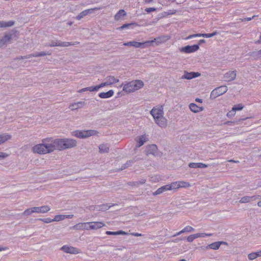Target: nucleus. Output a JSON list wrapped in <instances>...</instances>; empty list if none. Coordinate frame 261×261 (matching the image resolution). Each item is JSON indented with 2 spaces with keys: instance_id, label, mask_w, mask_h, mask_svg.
<instances>
[{
  "instance_id": "obj_53",
  "label": "nucleus",
  "mask_w": 261,
  "mask_h": 261,
  "mask_svg": "<svg viewBox=\"0 0 261 261\" xmlns=\"http://www.w3.org/2000/svg\"><path fill=\"white\" fill-rule=\"evenodd\" d=\"M40 57L39 53H35L28 55L27 58H30L31 57Z\"/></svg>"
},
{
  "instance_id": "obj_42",
  "label": "nucleus",
  "mask_w": 261,
  "mask_h": 261,
  "mask_svg": "<svg viewBox=\"0 0 261 261\" xmlns=\"http://www.w3.org/2000/svg\"><path fill=\"white\" fill-rule=\"evenodd\" d=\"M184 232H190L194 231V228L190 226H187L183 229Z\"/></svg>"
},
{
  "instance_id": "obj_34",
  "label": "nucleus",
  "mask_w": 261,
  "mask_h": 261,
  "mask_svg": "<svg viewBox=\"0 0 261 261\" xmlns=\"http://www.w3.org/2000/svg\"><path fill=\"white\" fill-rule=\"evenodd\" d=\"M98 207H99V211H106L109 209L111 206L109 205L108 204H103L98 206Z\"/></svg>"
},
{
  "instance_id": "obj_48",
  "label": "nucleus",
  "mask_w": 261,
  "mask_h": 261,
  "mask_svg": "<svg viewBox=\"0 0 261 261\" xmlns=\"http://www.w3.org/2000/svg\"><path fill=\"white\" fill-rule=\"evenodd\" d=\"M194 237V239H196L200 237H204L205 236V233H198L192 234Z\"/></svg>"
},
{
  "instance_id": "obj_26",
  "label": "nucleus",
  "mask_w": 261,
  "mask_h": 261,
  "mask_svg": "<svg viewBox=\"0 0 261 261\" xmlns=\"http://www.w3.org/2000/svg\"><path fill=\"white\" fill-rule=\"evenodd\" d=\"M11 138V136L8 134L0 135V144H3Z\"/></svg>"
},
{
  "instance_id": "obj_6",
  "label": "nucleus",
  "mask_w": 261,
  "mask_h": 261,
  "mask_svg": "<svg viewBox=\"0 0 261 261\" xmlns=\"http://www.w3.org/2000/svg\"><path fill=\"white\" fill-rule=\"evenodd\" d=\"M50 141H52V146L54 148V150L56 149L64 150V139H57L54 140L50 139Z\"/></svg>"
},
{
  "instance_id": "obj_12",
  "label": "nucleus",
  "mask_w": 261,
  "mask_h": 261,
  "mask_svg": "<svg viewBox=\"0 0 261 261\" xmlns=\"http://www.w3.org/2000/svg\"><path fill=\"white\" fill-rule=\"evenodd\" d=\"M201 74L199 72H188L187 71H184V75L181 77V79H187V80H191L193 78H195L200 76Z\"/></svg>"
},
{
  "instance_id": "obj_46",
  "label": "nucleus",
  "mask_w": 261,
  "mask_h": 261,
  "mask_svg": "<svg viewBox=\"0 0 261 261\" xmlns=\"http://www.w3.org/2000/svg\"><path fill=\"white\" fill-rule=\"evenodd\" d=\"M100 8H91L89 9L85 10L86 13L87 15L89 14L92 13L94 10H99Z\"/></svg>"
},
{
  "instance_id": "obj_18",
  "label": "nucleus",
  "mask_w": 261,
  "mask_h": 261,
  "mask_svg": "<svg viewBox=\"0 0 261 261\" xmlns=\"http://www.w3.org/2000/svg\"><path fill=\"white\" fill-rule=\"evenodd\" d=\"M126 16V13L123 9H120L114 16V19L116 21L123 19V17Z\"/></svg>"
},
{
  "instance_id": "obj_20",
  "label": "nucleus",
  "mask_w": 261,
  "mask_h": 261,
  "mask_svg": "<svg viewBox=\"0 0 261 261\" xmlns=\"http://www.w3.org/2000/svg\"><path fill=\"white\" fill-rule=\"evenodd\" d=\"M222 244H225L226 243L224 242H216L206 246V248L217 250L219 248L220 245Z\"/></svg>"
},
{
  "instance_id": "obj_54",
  "label": "nucleus",
  "mask_w": 261,
  "mask_h": 261,
  "mask_svg": "<svg viewBox=\"0 0 261 261\" xmlns=\"http://www.w3.org/2000/svg\"><path fill=\"white\" fill-rule=\"evenodd\" d=\"M131 163L132 162L130 161H127L125 164L123 165V166H122V168H121V170H122L123 169H124L126 168L127 167H129V166H130Z\"/></svg>"
},
{
  "instance_id": "obj_55",
  "label": "nucleus",
  "mask_w": 261,
  "mask_h": 261,
  "mask_svg": "<svg viewBox=\"0 0 261 261\" xmlns=\"http://www.w3.org/2000/svg\"><path fill=\"white\" fill-rule=\"evenodd\" d=\"M87 88V90L91 91V92L98 91L96 86H95L94 87H88Z\"/></svg>"
},
{
  "instance_id": "obj_37",
  "label": "nucleus",
  "mask_w": 261,
  "mask_h": 261,
  "mask_svg": "<svg viewBox=\"0 0 261 261\" xmlns=\"http://www.w3.org/2000/svg\"><path fill=\"white\" fill-rule=\"evenodd\" d=\"M33 213H35V211L34 210L33 207H32L25 210L22 214L24 215H30Z\"/></svg>"
},
{
  "instance_id": "obj_52",
  "label": "nucleus",
  "mask_w": 261,
  "mask_h": 261,
  "mask_svg": "<svg viewBox=\"0 0 261 261\" xmlns=\"http://www.w3.org/2000/svg\"><path fill=\"white\" fill-rule=\"evenodd\" d=\"M201 37V34H195L189 35L187 37L186 39H190L195 37Z\"/></svg>"
},
{
  "instance_id": "obj_13",
  "label": "nucleus",
  "mask_w": 261,
  "mask_h": 261,
  "mask_svg": "<svg viewBox=\"0 0 261 261\" xmlns=\"http://www.w3.org/2000/svg\"><path fill=\"white\" fill-rule=\"evenodd\" d=\"M77 142L72 139H64V149L71 148L76 146Z\"/></svg>"
},
{
  "instance_id": "obj_33",
  "label": "nucleus",
  "mask_w": 261,
  "mask_h": 261,
  "mask_svg": "<svg viewBox=\"0 0 261 261\" xmlns=\"http://www.w3.org/2000/svg\"><path fill=\"white\" fill-rule=\"evenodd\" d=\"M138 25V24L137 23H136V22H132V23H125V24H123L120 27L117 28V30H123L124 29H128V28H129V27H130L132 25Z\"/></svg>"
},
{
  "instance_id": "obj_43",
  "label": "nucleus",
  "mask_w": 261,
  "mask_h": 261,
  "mask_svg": "<svg viewBox=\"0 0 261 261\" xmlns=\"http://www.w3.org/2000/svg\"><path fill=\"white\" fill-rule=\"evenodd\" d=\"M178 182L180 185V188L189 187L191 186L190 184L188 182H186V181H178Z\"/></svg>"
},
{
  "instance_id": "obj_36",
  "label": "nucleus",
  "mask_w": 261,
  "mask_h": 261,
  "mask_svg": "<svg viewBox=\"0 0 261 261\" xmlns=\"http://www.w3.org/2000/svg\"><path fill=\"white\" fill-rule=\"evenodd\" d=\"M244 107L243 105L240 103L234 106L232 109L236 112V111L242 110L244 108Z\"/></svg>"
},
{
  "instance_id": "obj_19",
  "label": "nucleus",
  "mask_w": 261,
  "mask_h": 261,
  "mask_svg": "<svg viewBox=\"0 0 261 261\" xmlns=\"http://www.w3.org/2000/svg\"><path fill=\"white\" fill-rule=\"evenodd\" d=\"M15 36L14 33H9L8 34H6L3 38H2L1 40L2 41L3 45L6 44L7 42H9Z\"/></svg>"
},
{
  "instance_id": "obj_29",
  "label": "nucleus",
  "mask_w": 261,
  "mask_h": 261,
  "mask_svg": "<svg viewBox=\"0 0 261 261\" xmlns=\"http://www.w3.org/2000/svg\"><path fill=\"white\" fill-rule=\"evenodd\" d=\"M157 150V146L155 144L149 145L147 149L148 154H154Z\"/></svg>"
},
{
  "instance_id": "obj_27",
  "label": "nucleus",
  "mask_w": 261,
  "mask_h": 261,
  "mask_svg": "<svg viewBox=\"0 0 261 261\" xmlns=\"http://www.w3.org/2000/svg\"><path fill=\"white\" fill-rule=\"evenodd\" d=\"M106 80L108 81L109 85H111L113 84H115L116 83L119 82V80L117 79H116L113 76H108L106 77Z\"/></svg>"
},
{
  "instance_id": "obj_45",
  "label": "nucleus",
  "mask_w": 261,
  "mask_h": 261,
  "mask_svg": "<svg viewBox=\"0 0 261 261\" xmlns=\"http://www.w3.org/2000/svg\"><path fill=\"white\" fill-rule=\"evenodd\" d=\"M109 83H108V81L106 80V81L105 82L102 83L100 84H99V85H97L96 86H97V90H98L100 88L105 87V86H109Z\"/></svg>"
},
{
  "instance_id": "obj_5",
  "label": "nucleus",
  "mask_w": 261,
  "mask_h": 261,
  "mask_svg": "<svg viewBox=\"0 0 261 261\" xmlns=\"http://www.w3.org/2000/svg\"><path fill=\"white\" fill-rule=\"evenodd\" d=\"M227 90L228 88L226 86H221L217 87L211 92L210 98L211 99H214L217 97L225 93Z\"/></svg>"
},
{
  "instance_id": "obj_50",
  "label": "nucleus",
  "mask_w": 261,
  "mask_h": 261,
  "mask_svg": "<svg viewBox=\"0 0 261 261\" xmlns=\"http://www.w3.org/2000/svg\"><path fill=\"white\" fill-rule=\"evenodd\" d=\"M248 257L250 260H253L255 259L256 257V254L254 252L248 254Z\"/></svg>"
},
{
  "instance_id": "obj_41",
  "label": "nucleus",
  "mask_w": 261,
  "mask_h": 261,
  "mask_svg": "<svg viewBox=\"0 0 261 261\" xmlns=\"http://www.w3.org/2000/svg\"><path fill=\"white\" fill-rule=\"evenodd\" d=\"M86 13L85 10L81 12L76 17V19L77 20H81L82 18H83L84 16H86Z\"/></svg>"
},
{
  "instance_id": "obj_44",
  "label": "nucleus",
  "mask_w": 261,
  "mask_h": 261,
  "mask_svg": "<svg viewBox=\"0 0 261 261\" xmlns=\"http://www.w3.org/2000/svg\"><path fill=\"white\" fill-rule=\"evenodd\" d=\"M176 13V10H170L168 11L165 12L164 14L165 16L170 15H173L175 14Z\"/></svg>"
},
{
  "instance_id": "obj_31",
  "label": "nucleus",
  "mask_w": 261,
  "mask_h": 261,
  "mask_svg": "<svg viewBox=\"0 0 261 261\" xmlns=\"http://www.w3.org/2000/svg\"><path fill=\"white\" fill-rule=\"evenodd\" d=\"M99 152L101 153L108 152L109 151V147L105 144H101L99 146Z\"/></svg>"
},
{
  "instance_id": "obj_3",
  "label": "nucleus",
  "mask_w": 261,
  "mask_h": 261,
  "mask_svg": "<svg viewBox=\"0 0 261 261\" xmlns=\"http://www.w3.org/2000/svg\"><path fill=\"white\" fill-rule=\"evenodd\" d=\"M144 85V83L141 80H133L124 85L123 91L126 93H130L141 89L143 87Z\"/></svg>"
},
{
  "instance_id": "obj_8",
  "label": "nucleus",
  "mask_w": 261,
  "mask_h": 261,
  "mask_svg": "<svg viewBox=\"0 0 261 261\" xmlns=\"http://www.w3.org/2000/svg\"><path fill=\"white\" fill-rule=\"evenodd\" d=\"M199 48V45L194 44L193 45H187L182 47L179 49V51L181 53L189 54L196 51Z\"/></svg>"
},
{
  "instance_id": "obj_15",
  "label": "nucleus",
  "mask_w": 261,
  "mask_h": 261,
  "mask_svg": "<svg viewBox=\"0 0 261 261\" xmlns=\"http://www.w3.org/2000/svg\"><path fill=\"white\" fill-rule=\"evenodd\" d=\"M35 213H45L50 210V207L47 205H43L40 207H33Z\"/></svg>"
},
{
  "instance_id": "obj_10",
  "label": "nucleus",
  "mask_w": 261,
  "mask_h": 261,
  "mask_svg": "<svg viewBox=\"0 0 261 261\" xmlns=\"http://www.w3.org/2000/svg\"><path fill=\"white\" fill-rule=\"evenodd\" d=\"M237 76V71H229L224 74L223 79L225 82H229L234 80Z\"/></svg>"
},
{
  "instance_id": "obj_11",
  "label": "nucleus",
  "mask_w": 261,
  "mask_h": 261,
  "mask_svg": "<svg viewBox=\"0 0 261 261\" xmlns=\"http://www.w3.org/2000/svg\"><path fill=\"white\" fill-rule=\"evenodd\" d=\"M61 249L67 253L77 254L80 253V251L77 248L67 245L63 246Z\"/></svg>"
},
{
  "instance_id": "obj_30",
  "label": "nucleus",
  "mask_w": 261,
  "mask_h": 261,
  "mask_svg": "<svg viewBox=\"0 0 261 261\" xmlns=\"http://www.w3.org/2000/svg\"><path fill=\"white\" fill-rule=\"evenodd\" d=\"M106 234L108 235H119V234H127L128 233L125 231L122 230H119L117 231H106Z\"/></svg>"
},
{
  "instance_id": "obj_1",
  "label": "nucleus",
  "mask_w": 261,
  "mask_h": 261,
  "mask_svg": "<svg viewBox=\"0 0 261 261\" xmlns=\"http://www.w3.org/2000/svg\"><path fill=\"white\" fill-rule=\"evenodd\" d=\"M150 113L153 117L157 125L163 128L167 126V121L166 118L164 117L163 107L162 106H158L153 108Z\"/></svg>"
},
{
  "instance_id": "obj_17",
  "label": "nucleus",
  "mask_w": 261,
  "mask_h": 261,
  "mask_svg": "<svg viewBox=\"0 0 261 261\" xmlns=\"http://www.w3.org/2000/svg\"><path fill=\"white\" fill-rule=\"evenodd\" d=\"M105 226L102 222H90L89 227L90 229H97Z\"/></svg>"
},
{
  "instance_id": "obj_57",
  "label": "nucleus",
  "mask_w": 261,
  "mask_h": 261,
  "mask_svg": "<svg viewBox=\"0 0 261 261\" xmlns=\"http://www.w3.org/2000/svg\"><path fill=\"white\" fill-rule=\"evenodd\" d=\"M8 156V154L6 153L1 152L0 153V160H3Z\"/></svg>"
},
{
  "instance_id": "obj_21",
  "label": "nucleus",
  "mask_w": 261,
  "mask_h": 261,
  "mask_svg": "<svg viewBox=\"0 0 261 261\" xmlns=\"http://www.w3.org/2000/svg\"><path fill=\"white\" fill-rule=\"evenodd\" d=\"M189 108L194 113H198L203 111V108L198 107L194 103H191L189 105Z\"/></svg>"
},
{
  "instance_id": "obj_61",
  "label": "nucleus",
  "mask_w": 261,
  "mask_h": 261,
  "mask_svg": "<svg viewBox=\"0 0 261 261\" xmlns=\"http://www.w3.org/2000/svg\"><path fill=\"white\" fill-rule=\"evenodd\" d=\"M187 241L189 242H192L194 241V237L192 234L189 236V237H187Z\"/></svg>"
},
{
  "instance_id": "obj_58",
  "label": "nucleus",
  "mask_w": 261,
  "mask_h": 261,
  "mask_svg": "<svg viewBox=\"0 0 261 261\" xmlns=\"http://www.w3.org/2000/svg\"><path fill=\"white\" fill-rule=\"evenodd\" d=\"M40 57L45 56L46 55H50L51 53H49V51L46 52V51H41L39 53Z\"/></svg>"
},
{
  "instance_id": "obj_49",
  "label": "nucleus",
  "mask_w": 261,
  "mask_h": 261,
  "mask_svg": "<svg viewBox=\"0 0 261 261\" xmlns=\"http://www.w3.org/2000/svg\"><path fill=\"white\" fill-rule=\"evenodd\" d=\"M236 114V112L232 109V110L230 111H229L227 114H226V116L228 117H233Z\"/></svg>"
},
{
  "instance_id": "obj_40",
  "label": "nucleus",
  "mask_w": 261,
  "mask_h": 261,
  "mask_svg": "<svg viewBox=\"0 0 261 261\" xmlns=\"http://www.w3.org/2000/svg\"><path fill=\"white\" fill-rule=\"evenodd\" d=\"M217 34V32H214L213 33L211 34H201V37H205V38H211Z\"/></svg>"
},
{
  "instance_id": "obj_23",
  "label": "nucleus",
  "mask_w": 261,
  "mask_h": 261,
  "mask_svg": "<svg viewBox=\"0 0 261 261\" xmlns=\"http://www.w3.org/2000/svg\"><path fill=\"white\" fill-rule=\"evenodd\" d=\"M114 94V91L110 90L107 92H101L98 94V96L101 98H108L112 97Z\"/></svg>"
},
{
  "instance_id": "obj_62",
  "label": "nucleus",
  "mask_w": 261,
  "mask_h": 261,
  "mask_svg": "<svg viewBox=\"0 0 261 261\" xmlns=\"http://www.w3.org/2000/svg\"><path fill=\"white\" fill-rule=\"evenodd\" d=\"M146 181V179H144V178L141 179L140 180L137 181V182H138L139 186L141 185L144 184L145 183Z\"/></svg>"
},
{
  "instance_id": "obj_64",
  "label": "nucleus",
  "mask_w": 261,
  "mask_h": 261,
  "mask_svg": "<svg viewBox=\"0 0 261 261\" xmlns=\"http://www.w3.org/2000/svg\"><path fill=\"white\" fill-rule=\"evenodd\" d=\"M255 56H258V57H261V49L258 50L257 51L254 53Z\"/></svg>"
},
{
  "instance_id": "obj_4",
  "label": "nucleus",
  "mask_w": 261,
  "mask_h": 261,
  "mask_svg": "<svg viewBox=\"0 0 261 261\" xmlns=\"http://www.w3.org/2000/svg\"><path fill=\"white\" fill-rule=\"evenodd\" d=\"M97 134V131L95 130H75L73 132L74 136L79 138H86L87 137L94 136Z\"/></svg>"
},
{
  "instance_id": "obj_39",
  "label": "nucleus",
  "mask_w": 261,
  "mask_h": 261,
  "mask_svg": "<svg viewBox=\"0 0 261 261\" xmlns=\"http://www.w3.org/2000/svg\"><path fill=\"white\" fill-rule=\"evenodd\" d=\"M71 228H72L73 229H76V230L83 229L82 223H79L78 224H76L74 225L73 226H72Z\"/></svg>"
},
{
  "instance_id": "obj_24",
  "label": "nucleus",
  "mask_w": 261,
  "mask_h": 261,
  "mask_svg": "<svg viewBox=\"0 0 261 261\" xmlns=\"http://www.w3.org/2000/svg\"><path fill=\"white\" fill-rule=\"evenodd\" d=\"M136 141L137 142L136 147L137 148H138L142 146L144 144V143L146 141V138L145 135H143L139 137L138 140L136 139Z\"/></svg>"
},
{
  "instance_id": "obj_38",
  "label": "nucleus",
  "mask_w": 261,
  "mask_h": 261,
  "mask_svg": "<svg viewBox=\"0 0 261 261\" xmlns=\"http://www.w3.org/2000/svg\"><path fill=\"white\" fill-rule=\"evenodd\" d=\"M239 202L241 203H245L250 202V196H244L242 197Z\"/></svg>"
},
{
  "instance_id": "obj_59",
  "label": "nucleus",
  "mask_w": 261,
  "mask_h": 261,
  "mask_svg": "<svg viewBox=\"0 0 261 261\" xmlns=\"http://www.w3.org/2000/svg\"><path fill=\"white\" fill-rule=\"evenodd\" d=\"M259 197L260 196L259 195L250 196V201L255 200L256 199H259Z\"/></svg>"
},
{
  "instance_id": "obj_25",
  "label": "nucleus",
  "mask_w": 261,
  "mask_h": 261,
  "mask_svg": "<svg viewBox=\"0 0 261 261\" xmlns=\"http://www.w3.org/2000/svg\"><path fill=\"white\" fill-rule=\"evenodd\" d=\"M168 186L167 185L162 186L159 188L156 191L153 193L154 196H156L163 193V192L169 190Z\"/></svg>"
},
{
  "instance_id": "obj_9",
  "label": "nucleus",
  "mask_w": 261,
  "mask_h": 261,
  "mask_svg": "<svg viewBox=\"0 0 261 261\" xmlns=\"http://www.w3.org/2000/svg\"><path fill=\"white\" fill-rule=\"evenodd\" d=\"M149 42H138L137 41H133L123 43V45L127 46H133L136 48H145L147 47V44H148Z\"/></svg>"
},
{
  "instance_id": "obj_60",
  "label": "nucleus",
  "mask_w": 261,
  "mask_h": 261,
  "mask_svg": "<svg viewBox=\"0 0 261 261\" xmlns=\"http://www.w3.org/2000/svg\"><path fill=\"white\" fill-rule=\"evenodd\" d=\"M128 185L131 186H136V187H138L139 185H138V182H137V181H130L128 183Z\"/></svg>"
},
{
  "instance_id": "obj_2",
  "label": "nucleus",
  "mask_w": 261,
  "mask_h": 261,
  "mask_svg": "<svg viewBox=\"0 0 261 261\" xmlns=\"http://www.w3.org/2000/svg\"><path fill=\"white\" fill-rule=\"evenodd\" d=\"M43 142L44 143L36 145L33 147L32 150L34 153L45 154L54 151V148L52 146L50 139H45Z\"/></svg>"
},
{
  "instance_id": "obj_63",
  "label": "nucleus",
  "mask_w": 261,
  "mask_h": 261,
  "mask_svg": "<svg viewBox=\"0 0 261 261\" xmlns=\"http://www.w3.org/2000/svg\"><path fill=\"white\" fill-rule=\"evenodd\" d=\"M255 16H256L255 15H254L252 17H246V18H244L243 19H241V20H242V21H250V20H252Z\"/></svg>"
},
{
  "instance_id": "obj_47",
  "label": "nucleus",
  "mask_w": 261,
  "mask_h": 261,
  "mask_svg": "<svg viewBox=\"0 0 261 261\" xmlns=\"http://www.w3.org/2000/svg\"><path fill=\"white\" fill-rule=\"evenodd\" d=\"M82 225H83V229H86V230L90 229V228L89 227L90 222L82 223Z\"/></svg>"
},
{
  "instance_id": "obj_35",
  "label": "nucleus",
  "mask_w": 261,
  "mask_h": 261,
  "mask_svg": "<svg viewBox=\"0 0 261 261\" xmlns=\"http://www.w3.org/2000/svg\"><path fill=\"white\" fill-rule=\"evenodd\" d=\"M65 219V215H56L54 219H53L54 221H60Z\"/></svg>"
},
{
  "instance_id": "obj_51",
  "label": "nucleus",
  "mask_w": 261,
  "mask_h": 261,
  "mask_svg": "<svg viewBox=\"0 0 261 261\" xmlns=\"http://www.w3.org/2000/svg\"><path fill=\"white\" fill-rule=\"evenodd\" d=\"M40 220L44 222V223H49L52 222H54V220L53 219L47 218H44V219H40Z\"/></svg>"
},
{
  "instance_id": "obj_28",
  "label": "nucleus",
  "mask_w": 261,
  "mask_h": 261,
  "mask_svg": "<svg viewBox=\"0 0 261 261\" xmlns=\"http://www.w3.org/2000/svg\"><path fill=\"white\" fill-rule=\"evenodd\" d=\"M14 24V21H0V28H4V27H9L13 25Z\"/></svg>"
},
{
  "instance_id": "obj_22",
  "label": "nucleus",
  "mask_w": 261,
  "mask_h": 261,
  "mask_svg": "<svg viewBox=\"0 0 261 261\" xmlns=\"http://www.w3.org/2000/svg\"><path fill=\"white\" fill-rule=\"evenodd\" d=\"M189 166L192 168H203L207 167L208 165L201 163H190L189 164Z\"/></svg>"
},
{
  "instance_id": "obj_7",
  "label": "nucleus",
  "mask_w": 261,
  "mask_h": 261,
  "mask_svg": "<svg viewBox=\"0 0 261 261\" xmlns=\"http://www.w3.org/2000/svg\"><path fill=\"white\" fill-rule=\"evenodd\" d=\"M170 39V37L167 35L161 36L156 38H154V40L146 41V42H149V43L147 44V47L151 45V44L153 42H155L156 45H159L161 43H164L169 40Z\"/></svg>"
},
{
  "instance_id": "obj_16",
  "label": "nucleus",
  "mask_w": 261,
  "mask_h": 261,
  "mask_svg": "<svg viewBox=\"0 0 261 261\" xmlns=\"http://www.w3.org/2000/svg\"><path fill=\"white\" fill-rule=\"evenodd\" d=\"M86 105V103L85 101H79L76 103H73L71 104L69 108L71 110H75L79 108H83L84 106Z\"/></svg>"
},
{
  "instance_id": "obj_56",
  "label": "nucleus",
  "mask_w": 261,
  "mask_h": 261,
  "mask_svg": "<svg viewBox=\"0 0 261 261\" xmlns=\"http://www.w3.org/2000/svg\"><path fill=\"white\" fill-rule=\"evenodd\" d=\"M156 9L155 8H147L145 9V11L147 13H150L153 11H155Z\"/></svg>"
},
{
  "instance_id": "obj_32",
  "label": "nucleus",
  "mask_w": 261,
  "mask_h": 261,
  "mask_svg": "<svg viewBox=\"0 0 261 261\" xmlns=\"http://www.w3.org/2000/svg\"><path fill=\"white\" fill-rule=\"evenodd\" d=\"M167 186H168V187L169 190L177 189L180 188V185L178 181L172 182L170 185H167Z\"/></svg>"
},
{
  "instance_id": "obj_14",
  "label": "nucleus",
  "mask_w": 261,
  "mask_h": 261,
  "mask_svg": "<svg viewBox=\"0 0 261 261\" xmlns=\"http://www.w3.org/2000/svg\"><path fill=\"white\" fill-rule=\"evenodd\" d=\"M69 44L66 43V42H62L61 41H52L50 43L45 44L46 46L55 47V46H61V47H67Z\"/></svg>"
}]
</instances>
